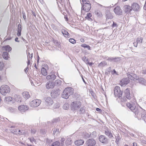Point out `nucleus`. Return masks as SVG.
<instances>
[{"mask_svg":"<svg viewBox=\"0 0 146 146\" xmlns=\"http://www.w3.org/2000/svg\"><path fill=\"white\" fill-rule=\"evenodd\" d=\"M74 89L71 87H67L63 90L62 94V98L67 99L69 96L73 94Z\"/></svg>","mask_w":146,"mask_h":146,"instance_id":"obj_1","label":"nucleus"},{"mask_svg":"<svg viewBox=\"0 0 146 146\" xmlns=\"http://www.w3.org/2000/svg\"><path fill=\"white\" fill-rule=\"evenodd\" d=\"M10 92L9 87L6 85H2L0 88V92L3 95H5L7 93H9Z\"/></svg>","mask_w":146,"mask_h":146,"instance_id":"obj_2","label":"nucleus"},{"mask_svg":"<svg viewBox=\"0 0 146 146\" xmlns=\"http://www.w3.org/2000/svg\"><path fill=\"white\" fill-rule=\"evenodd\" d=\"M81 105L82 103L80 101H74L71 104V109L73 111L77 110L80 108Z\"/></svg>","mask_w":146,"mask_h":146,"instance_id":"obj_3","label":"nucleus"},{"mask_svg":"<svg viewBox=\"0 0 146 146\" xmlns=\"http://www.w3.org/2000/svg\"><path fill=\"white\" fill-rule=\"evenodd\" d=\"M114 95L115 96L119 98L121 97L122 94V93L119 87L116 86L114 89Z\"/></svg>","mask_w":146,"mask_h":146,"instance_id":"obj_4","label":"nucleus"},{"mask_svg":"<svg viewBox=\"0 0 146 146\" xmlns=\"http://www.w3.org/2000/svg\"><path fill=\"white\" fill-rule=\"evenodd\" d=\"M96 144V141L94 138L88 139L85 143L86 146H95Z\"/></svg>","mask_w":146,"mask_h":146,"instance_id":"obj_5","label":"nucleus"},{"mask_svg":"<svg viewBox=\"0 0 146 146\" xmlns=\"http://www.w3.org/2000/svg\"><path fill=\"white\" fill-rule=\"evenodd\" d=\"M41 103V101L38 99L33 100L30 102V106L33 107H37Z\"/></svg>","mask_w":146,"mask_h":146,"instance_id":"obj_6","label":"nucleus"},{"mask_svg":"<svg viewBox=\"0 0 146 146\" xmlns=\"http://www.w3.org/2000/svg\"><path fill=\"white\" fill-rule=\"evenodd\" d=\"M99 140L100 142L103 144H107L108 143V138L104 135H100L99 137Z\"/></svg>","mask_w":146,"mask_h":146,"instance_id":"obj_7","label":"nucleus"},{"mask_svg":"<svg viewBox=\"0 0 146 146\" xmlns=\"http://www.w3.org/2000/svg\"><path fill=\"white\" fill-rule=\"evenodd\" d=\"M91 9V4L90 3H87L85 5H82V10L88 12Z\"/></svg>","mask_w":146,"mask_h":146,"instance_id":"obj_8","label":"nucleus"},{"mask_svg":"<svg viewBox=\"0 0 146 146\" xmlns=\"http://www.w3.org/2000/svg\"><path fill=\"white\" fill-rule=\"evenodd\" d=\"M46 86L48 89H52L55 86V82L50 81L46 83Z\"/></svg>","mask_w":146,"mask_h":146,"instance_id":"obj_9","label":"nucleus"},{"mask_svg":"<svg viewBox=\"0 0 146 146\" xmlns=\"http://www.w3.org/2000/svg\"><path fill=\"white\" fill-rule=\"evenodd\" d=\"M108 58L106 60L110 62H116L119 61L121 59V57H106V58Z\"/></svg>","mask_w":146,"mask_h":146,"instance_id":"obj_10","label":"nucleus"},{"mask_svg":"<svg viewBox=\"0 0 146 146\" xmlns=\"http://www.w3.org/2000/svg\"><path fill=\"white\" fill-rule=\"evenodd\" d=\"M125 95L126 98L128 100H130L132 98V95L130 94V90L127 88L124 91Z\"/></svg>","mask_w":146,"mask_h":146,"instance_id":"obj_11","label":"nucleus"},{"mask_svg":"<svg viewBox=\"0 0 146 146\" xmlns=\"http://www.w3.org/2000/svg\"><path fill=\"white\" fill-rule=\"evenodd\" d=\"M45 104L47 106H50L52 104L53 101L50 97H46L45 98Z\"/></svg>","mask_w":146,"mask_h":146,"instance_id":"obj_12","label":"nucleus"},{"mask_svg":"<svg viewBox=\"0 0 146 146\" xmlns=\"http://www.w3.org/2000/svg\"><path fill=\"white\" fill-rule=\"evenodd\" d=\"M129 80L127 77L123 78L120 81V85L121 86L125 85H127L129 83Z\"/></svg>","mask_w":146,"mask_h":146,"instance_id":"obj_13","label":"nucleus"},{"mask_svg":"<svg viewBox=\"0 0 146 146\" xmlns=\"http://www.w3.org/2000/svg\"><path fill=\"white\" fill-rule=\"evenodd\" d=\"M115 13L118 15H121L122 14V10L119 6H117L114 9Z\"/></svg>","mask_w":146,"mask_h":146,"instance_id":"obj_14","label":"nucleus"},{"mask_svg":"<svg viewBox=\"0 0 146 146\" xmlns=\"http://www.w3.org/2000/svg\"><path fill=\"white\" fill-rule=\"evenodd\" d=\"M127 74V78H129V79H130L133 81L137 80V77L135 74L131 73V74Z\"/></svg>","mask_w":146,"mask_h":146,"instance_id":"obj_15","label":"nucleus"},{"mask_svg":"<svg viewBox=\"0 0 146 146\" xmlns=\"http://www.w3.org/2000/svg\"><path fill=\"white\" fill-rule=\"evenodd\" d=\"M124 11L126 13H128L132 10L131 7L128 5H125L123 8Z\"/></svg>","mask_w":146,"mask_h":146,"instance_id":"obj_16","label":"nucleus"},{"mask_svg":"<svg viewBox=\"0 0 146 146\" xmlns=\"http://www.w3.org/2000/svg\"><path fill=\"white\" fill-rule=\"evenodd\" d=\"M29 109L28 106L26 105H21L18 107V109L21 113Z\"/></svg>","mask_w":146,"mask_h":146,"instance_id":"obj_17","label":"nucleus"},{"mask_svg":"<svg viewBox=\"0 0 146 146\" xmlns=\"http://www.w3.org/2000/svg\"><path fill=\"white\" fill-rule=\"evenodd\" d=\"M132 9L135 11H139L140 9V7L138 4L136 3H133L131 5Z\"/></svg>","mask_w":146,"mask_h":146,"instance_id":"obj_18","label":"nucleus"},{"mask_svg":"<svg viewBox=\"0 0 146 146\" xmlns=\"http://www.w3.org/2000/svg\"><path fill=\"white\" fill-rule=\"evenodd\" d=\"M106 20L111 19L113 18V16L108 10H106L105 11Z\"/></svg>","mask_w":146,"mask_h":146,"instance_id":"obj_19","label":"nucleus"},{"mask_svg":"<svg viewBox=\"0 0 146 146\" xmlns=\"http://www.w3.org/2000/svg\"><path fill=\"white\" fill-rule=\"evenodd\" d=\"M105 134L110 138L113 137L112 133L109 129H106L105 130Z\"/></svg>","mask_w":146,"mask_h":146,"instance_id":"obj_20","label":"nucleus"},{"mask_svg":"<svg viewBox=\"0 0 146 146\" xmlns=\"http://www.w3.org/2000/svg\"><path fill=\"white\" fill-rule=\"evenodd\" d=\"M65 139L64 138H61V143L56 141H55V146H63Z\"/></svg>","mask_w":146,"mask_h":146,"instance_id":"obj_21","label":"nucleus"},{"mask_svg":"<svg viewBox=\"0 0 146 146\" xmlns=\"http://www.w3.org/2000/svg\"><path fill=\"white\" fill-rule=\"evenodd\" d=\"M137 80L138 82L141 84L145 85L146 84V81L143 78L140 77L137 78Z\"/></svg>","mask_w":146,"mask_h":146,"instance_id":"obj_22","label":"nucleus"},{"mask_svg":"<svg viewBox=\"0 0 146 146\" xmlns=\"http://www.w3.org/2000/svg\"><path fill=\"white\" fill-rule=\"evenodd\" d=\"M84 141L82 139L78 140L74 142L75 144L77 146L82 145L84 144Z\"/></svg>","mask_w":146,"mask_h":146,"instance_id":"obj_23","label":"nucleus"},{"mask_svg":"<svg viewBox=\"0 0 146 146\" xmlns=\"http://www.w3.org/2000/svg\"><path fill=\"white\" fill-rule=\"evenodd\" d=\"M61 31L62 33L65 37L66 38L70 37V34L67 31L64 29H62Z\"/></svg>","mask_w":146,"mask_h":146,"instance_id":"obj_24","label":"nucleus"},{"mask_svg":"<svg viewBox=\"0 0 146 146\" xmlns=\"http://www.w3.org/2000/svg\"><path fill=\"white\" fill-rule=\"evenodd\" d=\"M46 79L48 80H50V81H54L55 80V74H54L49 75L46 77Z\"/></svg>","mask_w":146,"mask_h":146,"instance_id":"obj_25","label":"nucleus"},{"mask_svg":"<svg viewBox=\"0 0 146 146\" xmlns=\"http://www.w3.org/2000/svg\"><path fill=\"white\" fill-rule=\"evenodd\" d=\"M11 50L12 48L8 45L3 46L2 48L3 50H5L8 52L11 51Z\"/></svg>","mask_w":146,"mask_h":146,"instance_id":"obj_26","label":"nucleus"},{"mask_svg":"<svg viewBox=\"0 0 146 146\" xmlns=\"http://www.w3.org/2000/svg\"><path fill=\"white\" fill-rule=\"evenodd\" d=\"M127 106L131 111L133 110L134 109V108L135 107V105H133V104L132 105L130 103H127Z\"/></svg>","mask_w":146,"mask_h":146,"instance_id":"obj_27","label":"nucleus"},{"mask_svg":"<svg viewBox=\"0 0 146 146\" xmlns=\"http://www.w3.org/2000/svg\"><path fill=\"white\" fill-rule=\"evenodd\" d=\"M22 95L26 99H28L30 97V96L29 94V93L27 92H23L22 93Z\"/></svg>","mask_w":146,"mask_h":146,"instance_id":"obj_28","label":"nucleus"},{"mask_svg":"<svg viewBox=\"0 0 146 146\" xmlns=\"http://www.w3.org/2000/svg\"><path fill=\"white\" fill-rule=\"evenodd\" d=\"M94 13L96 15L99 17H102V14L101 12L99 10L95 11Z\"/></svg>","mask_w":146,"mask_h":146,"instance_id":"obj_29","label":"nucleus"},{"mask_svg":"<svg viewBox=\"0 0 146 146\" xmlns=\"http://www.w3.org/2000/svg\"><path fill=\"white\" fill-rule=\"evenodd\" d=\"M8 55L9 54L7 52H4L3 53L2 56L4 59L6 60H7L9 58V56Z\"/></svg>","mask_w":146,"mask_h":146,"instance_id":"obj_30","label":"nucleus"},{"mask_svg":"<svg viewBox=\"0 0 146 146\" xmlns=\"http://www.w3.org/2000/svg\"><path fill=\"white\" fill-rule=\"evenodd\" d=\"M41 73L42 75L46 76L47 74V72L46 70L44 67L42 68L41 70Z\"/></svg>","mask_w":146,"mask_h":146,"instance_id":"obj_31","label":"nucleus"},{"mask_svg":"<svg viewBox=\"0 0 146 146\" xmlns=\"http://www.w3.org/2000/svg\"><path fill=\"white\" fill-rule=\"evenodd\" d=\"M86 107L85 106H83L80 108L79 110L80 114H84L86 111Z\"/></svg>","mask_w":146,"mask_h":146,"instance_id":"obj_32","label":"nucleus"},{"mask_svg":"<svg viewBox=\"0 0 146 146\" xmlns=\"http://www.w3.org/2000/svg\"><path fill=\"white\" fill-rule=\"evenodd\" d=\"M55 46L56 47V49L59 50L60 49L61 46L60 44V42H58L57 41V42L55 41Z\"/></svg>","mask_w":146,"mask_h":146,"instance_id":"obj_33","label":"nucleus"},{"mask_svg":"<svg viewBox=\"0 0 146 146\" xmlns=\"http://www.w3.org/2000/svg\"><path fill=\"white\" fill-rule=\"evenodd\" d=\"M74 97L75 98L76 100H79L80 98V94L77 93H75L74 94Z\"/></svg>","mask_w":146,"mask_h":146,"instance_id":"obj_34","label":"nucleus"},{"mask_svg":"<svg viewBox=\"0 0 146 146\" xmlns=\"http://www.w3.org/2000/svg\"><path fill=\"white\" fill-rule=\"evenodd\" d=\"M81 46L84 48H87L88 50H91V47L90 46L86 44H83L81 45Z\"/></svg>","mask_w":146,"mask_h":146,"instance_id":"obj_35","label":"nucleus"},{"mask_svg":"<svg viewBox=\"0 0 146 146\" xmlns=\"http://www.w3.org/2000/svg\"><path fill=\"white\" fill-rule=\"evenodd\" d=\"M115 139L116 141H115V142L117 144H118L119 141L121 139V137L118 134L115 136Z\"/></svg>","mask_w":146,"mask_h":146,"instance_id":"obj_36","label":"nucleus"},{"mask_svg":"<svg viewBox=\"0 0 146 146\" xmlns=\"http://www.w3.org/2000/svg\"><path fill=\"white\" fill-rule=\"evenodd\" d=\"M90 135L92 138H95L97 136L96 132V131H93L92 133H90Z\"/></svg>","mask_w":146,"mask_h":146,"instance_id":"obj_37","label":"nucleus"},{"mask_svg":"<svg viewBox=\"0 0 146 146\" xmlns=\"http://www.w3.org/2000/svg\"><path fill=\"white\" fill-rule=\"evenodd\" d=\"M61 84V81L59 80H55V86H60Z\"/></svg>","mask_w":146,"mask_h":146,"instance_id":"obj_38","label":"nucleus"},{"mask_svg":"<svg viewBox=\"0 0 146 146\" xmlns=\"http://www.w3.org/2000/svg\"><path fill=\"white\" fill-rule=\"evenodd\" d=\"M72 143V141L70 138L68 139L65 141L66 144L67 145H71Z\"/></svg>","mask_w":146,"mask_h":146,"instance_id":"obj_39","label":"nucleus"},{"mask_svg":"<svg viewBox=\"0 0 146 146\" xmlns=\"http://www.w3.org/2000/svg\"><path fill=\"white\" fill-rule=\"evenodd\" d=\"M107 65L106 62L103 61L101 62L98 64L99 66L103 67Z\"/></svg>","mask_w":146,"mask_h":146,"instance_id":"obj_40","label":"nucleus"},{"mask_svg":"<svg viewBox=\"0 0 146 146\" xmlns=\"http://www.w3.org/2000/svg\"><path fill=\"white\" fill-rule=\"evenodd\" d=\"M61 93V90L59 89L58 88L57 89H55V96H57L59 95Z\"/></svg>","mask_w":146,"mask_h":146,"instance_id":"obj_41","label":"nucleus"},{"mask_svg":"<svg viewBox=\"0 0 146 146\" xmlns=\"http://www.w3.org/2000/svg\"><path fill=\"white\" fill-rule=\"evenodd\" d=\"M92 16V14L90 13H88L87 15L85 17V18L86 19H88L89 20H90L91 19V17Z\"/></svg>","mask_w":146,"mask_h":146,"instance_id":"obj_42","label":"nucleus"},{"mask_svg":"<svg viewBox=\"0 0 146 146\" xmlns=\"http://www.w3.org/2000/svg\"><path fill=\"white\" fill-rule=\"evenodd\" d=\"M82 60L86 64H87L89 61L88 58L86 56H84L82 58Z\"/></svg>","mask_w":146,"mask_h":146,"instance_id":"obj_43","label":"nucleus"},{"mask_svg":"<svg viewBox=\"0 0 146 146\" xmlns=\"http://www.w3.org/2000/svg\"><path fill=\"white\" fill-rule=\"evenodd\" d=\"M132 111L134 113L135 115H138L139 112V111L137 108H136L135 107L133 110H132Z\"/></svg>","mask_w":146,"mask_h":146,"instance_id":"obj_44","label":"nucleus"},{"mask_svg":"<svg viewBox=\"0 0 146 146\" xmlns=\"http://www.w3.org/2000/svg\"><path fill=\"white\" fill-rule=\"evenodd\" d=\"M69 107V105L68 104H64L63 106V109L65 110L68 109Z\"/></svg>","mask_w":146,"mask_h":146,"instance_id":"obj_45","label":"nucleus"},{"mask_svg":"<svg viewBox=\"0 0 146 146\" xmlns=\"http://www.w3.org/2000/svg\"><path fill=\"white\" fill-rule=\"evenodd\" d=\"M84 137L86 139L90 137H91L90 133H85L84 135Z\"/></svg>","mask_w":146,"mask_h":146,"instance_id":"obj_46","label":"nucleus"},{"mask_svg":"<svg viewBox=\"0 0 146 146\" xmlns=\"http://www.w3.org/2000/svg\"><path fill=\"white\" fill-rule=\"evenodd\" d=\"M69 41L72 44H74L76 43V40L73 38H71L69 40Z\"/></svg>","mask_w":146,"mask_h":146,"instance_id":"obj_47","label":"nucleus"},{"mask_svg":"<svg viewBox=\"0 0 146 146\" xmlns=\"http://www.w3.org/2000/svg\"><path fill=\"white\" fill-rule=\"evenodd\" d=\"M4 66V64L3 62H0V70H2Z\"/></svg>","mask_w":146,"mask_h":146,"instance_id":"obj_48","label":"nucleus"},{"mask_svg":"<svg viewBox=\"0 0 146 146\" xmlns=\"http://www.w3.org/2000/svg\"><path fill=\"white\" fill-rule=\"evenodd\" d=\"M83 3L82 5H85L87 3H90L89 1L87 0H82Z\"/></svg>","mask_w":146,"mask_h":146,"instance_id":"obj_49","label":"nucleus"},{"mask_svg":"<svg viewBox=\"0 0 146 146\" xmlns=\"http://www.w3.org/2000/svg\"><path fill=\"white\" fill-rule=\"evenodd\" d=\"M22 27V26H21L20 24H19L18 25V31H21Z\"/></svg>","mask_w":146,"mask_h":146,"instance_id":"obj_50","label":"nucleus"},{"mask_svg":"<svg viewBox=\"0 0 146 146\" xmlns=\"http://www.w3.org/2000/svg\"><path fill=\"white\" fill-rule=\"evenodd\" d=\"M51 95L52 98H55V92L54 91H52L51 93Z\"/></svg>","mask_w":146,"mask_h":146,"instance_id":"obj_51","label":"nucleus"},{"mask_svg":"<svg viewBox=\"0 0 146 146\" xmlns=\"http://www.w3.org/2000/svg\"><path fill=\"white\" fill-rule=\"evenodd\" d=\"M90 93L91 95L92 96L93 98H95V97L96 96V95L94 93V91H91L90 92Z\"/></svg>","mask_w":146,"mask_h":146,"instance_id":"obj_52","label":"nucleus"},{"mask_svg":"<svg viewBox=\"0 0 146 146\" xmlns=\"http://www.w3.org/2000/svg\"><path fill=\"white\" fill-rule=\"evenodd\" d=\"M31 132L33 134H34L36 133V131L35 129H31Z\"/></svg>","mask_w":146,"mask_h":146,"instance_id":"obj_53","label":"nucleus"},{"mask_svg":"<svg viewBox=\"0 0 146 146\" xmlns=\"http://www.w3.org/2000/svg\"><path fill=\"white\" fill-rule=\"evenodd\" d=\"M136 42H137V43H138L139 42L141 43L142 42V40H141V38H138L137 39Z\"/></svg>","mask_w":146,"mask_h":146,"instance_id":"obj_54","label":"nucleus"},{"mask_svg":"<svg viewBox=\"0 0 146 146\" xmlns=\"http://www.w3.org/2000/svg\"><path fill=\"white\" fill-rule=\"evenodd\" d=\"M29 139L30 141L32 143L33 142L35 143L36 142V140L33 138H30Z\"/></svg>","mask_w":146,"mask_h":146,"instance_id":"obj_55","label":"nucleus"},{"mask_svg":"<svg viewBox=\"0 0 146 146\" xmlns=\"http://www.w3.org/2000/svg\"><path fill=\"white\" fill-rule=\"evenodd\" d=\"M7 101H8V102L11 101L12 100V98L11 97H7L5 98Z\"/></svg>","mask_w":146,"mask_h":146,"instance_id":"obj_56","label":"nucleus"},{"mask_svg":"<svg viewBox=\"0 0 146 146\" xmlns=\"http://www.w3.org/2000/svg\"><path fill=\"white\" fill-rule=\"evenodd\" d=\"M112 26V27H117V24L116 23H115L114 22H113Z\"/></svg>","mask_w":146,"mask_h":146,"instance_id":"obj_57","label":"nucleus"},{"mask_svg":"<svg viewBox=\"0 0 146 146\" xmlns=\"http://www.w3.org/2000/svg\"><path fill=\"white\" fill-rule=\"evenodd\" d=\"M22 14L23 15V17L25 20L26 19V17L25 12H23Z\"/></svg>","mask_w":146,"mask_h":146,"instance_id":"obj_58","label":"nucleus"},{"mask_svg":"<svg viewBox=\"0 0 146 146\" xmlns=\"http://www.w3.org/2000/svg\"><path fill=\"white\" fill-rule=\"evenodd\" d=\"M96 110L100 113L102 112V110L98 108H96Z\"/></svg>","mask_w":146,"mask_h":146,"instance_id":"obj_59","label":"nucleus"},{"mask_svg":"<svg viewBox=\"0 0 146 146\" xmlns=\"http://www.w3.org/2000/svg\"><path fill=\"white\" fill-rule=\"evenodd\" d=\"M17 35L19 36H20L21 35V31H17Z\"/></svg>","mask_w":146,"mask_h":146,"instance_id":"obj_60","label":"nucleus"},{"mask_svg":"<svg viewBox=\"0 0 146 146\" xmlns=\"http://www.w3.org/2000/svg\"><path fill=\"white\" fill-rule=\"evenodd\" d=\"M56 106L55 105V108H59L60 106V105L59 103H56Z\"/></svg>","mask_w":146,"mask_h":146,"instance_id":"obj_61","label":"nucleus"},{"mask_svg":"<svg viewBox=\"0 0 146 146\" xmlns=\"http://www.w3.org/2000/svg\"><path fill=\"white\" fill-rule=\"evenodd\" d=\"M64 18L65 19L66 21H68V16L67 15H64Z\"/></svg>","mask_w":146,"mask_h":146,"instance_id":"obj_62","label":"nucleus"},{"mask_svg":"<svg viewBox=\"0 0 146 146\" xmlns=\"http://www.w3.org/2000/svg\"><path fill=\"white\" fill-rule=\"evenodd\" d=\"M111 67H109L108 68V69H107V70L108 71L110 72H111Z\"/></svg>","mask_w":146,"mask_h":146,"instance_id":"obj_63","label":"nucleus"},{"mask_svg":"<svg viewBox=\"0 0 146 146\" xmlns=\"http://www.w3.org/2000/svg\"><path fill=\"white\" fill-rule=\"evenodd\" d=\"M139 146V145H138L136 143H133V146Z\"/></svg>","mask_w":146,"mask_h":146,"instance_id":"obj_64","label":"nucleus"}]
</instances>
